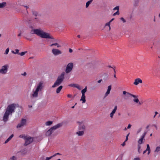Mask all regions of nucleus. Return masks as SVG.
Returning <instances> with one entry per match:
<instances>
[{
    "mask_svg": "<svg viewBox=\"0 0 160 160\" xmlns=\"http://www.w3.org/2000/svg\"><path fill=\"white\" fill-rule=\"evenodd\" d=\"M30 33L32 34H35L42 38L46 39H52L51 42H56L51 44L50 46H56L57 48H59L61 46L58 42H59V40L55 39L48 32H44L40 28L32 29L30 31Z\"/></svg>",
    "mask_w": 160,
    "mask_h": 160,
    "instance_id": "obj_1",
    "label": "nucleus"
},
{
    "mask_svg": "<svg viewBox=\"0 0 160 160\" xmlns=\"http://www.w3.org/2000/svg\"><path fill=\"white\" fill-rule=\"evenodd\" d=\"M42 84L43 83L42 82L39 83L35 90H33V93L31 95V98H37L38 97V92L41 91L43 88Z\"/></svg>",
    "mask_w": 160,
    "mask_h": 160,
    "instance_id": "obj_2",
    "label": "nucleus"
},
{
    "mask_svg": "<svg viewBox=\"0 0 160 160\" xmlns=\"http://www.w3.org/2000/svg\"><path fill=\"white\" fill-rule=\"evenodd\" d=\"M32 13L33 17V21L36 22H40L41 14L38 12L34 10L32 11Z\"/></svg>",
    "mask_w": 160,
    "mask_h": 160,
    "instance_id": "obj_3",
    "label": "nucleus"
},
{
    "mask_svg": "<svg viewBox=\"0 0 160 160\" xmlns=\"http://www.w3.org/2000/svg\"><path fill=\"white\" fill-rule=\"evenodd\" d=\"M64 72L62 73L59 76L52 87L54 88L60 85L64 79Z\"/></svg>",
    "mask_w": 160,
    "mask_h": 160,
    "instance_id": "obj_4",
    "label": "nucleus"
},
{
    "mask_svg": "<svg viewBox=\"0 0 160 160\" xmlns=\"http://www.w3.org/2000/svg\"><path fill=\"white\" fill-rule=\"evenodd\" d=\"M16 106V104L15 103H12L8 105L7 107L6 111L12 114V113L15 112Z\"/></svg>",
    "mask_w": 160,
    "mask_h": 160,
    "instance_id": "obj_5",
    "label": "nucleus"
},
{
    "mask_svg": "<svg viewBox=\"0 0 160 160\" xmlns=\"http://www.w3.org/2000/svg\"><path fill=\"white\" fill-rule=\"evenodd\" d=\"M23 139L25 140L24 145L26 146L31 143L33 141V138L29 136H24Z\"/></svg>",
    "mask_w": 160,
    "mask_h": 160,
    "instance_id": "obj_6",
    "label": "nucleus"
},
{
    "mask_svg": "<svg viewBox=\"0 0 160 160\" xmlns=\"http://www.w3.org/2000/svg\"><path fill=\"white\" fill-rule=\"evenodd\" d=\"M73 63L70 62L68 64L65 70V72L66 73H68L71 72L73 69Z\"/></svg>",
    "mask_w": 160,
    "mask_h": 160,
    "instance_id": "obj_7",
    "label": "nucleus"
},
{
    "mask_svg": "<svg viewBox=\"0 0 160 160\" xmlns=\"http://www.w3.org/2000/svg\"><path fill=\"white\" fill-rule=\"evenodd\" d=\"M8 65H5L2 67L0 69V73L5 74L8 71Z\"/></svg>",
    "mask_w": 160,
    "mask_h": 160,
    "instance_id": "obj_8",
    "label": "nucleus"
},
{
    "mask_svg": "<svg viewBox=\"0 0 160 160\" xmlns=\"http://www.w3.org/2000/svg\"><path fill=\"white\" fill-rule=\"evenodd\" d=\"M62 125V123H58L57 125L51 127L49 130L50 131L51 134H52L55 130L61 127Z\"/></svg>",
    "mask_w": 160,
    "mask_h": 160,
    "instance_id": "obj_9",
    "label": "nucleus"
},
{
    "mask_svg": "<svg viewBox=\"0 0 160 160\" xmlns=\"http://www.w3.org/2000/svg\"><path fill=\"white\" fill-rule=\"evenodd\" d=\"M27 120L26 119L22 118L20 122V123L18 124L17 126V128H21L25 125L26 124Z\"/></svg>",
    "mask_w": 160,
    "mask_h": 160,
    "instance_id": "obj_10",
    "label": "nucleus"
},
{
    "mask_svg": "<svg viewBox=\"0 0 160 160\" xmlns=\"http://www.w3.org/2000/svg\"><path fill=\"white\" fill-rule=\"evenodd\" d=\"M52 53L55 56L60 54L62 53V52L60 50L57 49L53 48L52 49Z\"/></svg>",
    "mask_w": 160,
    "mask_h": 160,
    "instance_id": "obj_11",
    "label": "nucleus"
},
{
    "mask_svg": "<svg viewBox=\"0 0 160 160\" xmlns=\"http://www.w3.org/2000/svg\"><path fill=\"white\" fill-rule=\"evenodd\" d=\"M10 114H11L5 111V112L3 118V120L4 121V122H6L8 120L9 118V115Z\"/></svg>",
    "mask_w": 160,
    "mask_h": 160,
    "instance_id": "obj_12",
    "label": "nucleus"
},
{
    "mask_svg": "<svg viewBox=\"0 0 160 160\" xmlns=\"http://www.w3.org/2000/svg\"><path fill=\"white\" fill-rule=\"evenodd\" d=\"M130 96L133 97L134 98L138 97V96L135 95L129 92H128L126 95H125V96L124 98V99L126 100L128 99Z\"/></svg>",
    "mask_w": 160,
    "mask_h": 160,
    "instance_id": "obj_13",
    "label": "nucleus"
},
{
    "mask_svg": "<svg viewBox=\"0 0 160 160\" xmlns=\"http://www.w3.org/2000/svg\"><path fill=\"white\" fill-rule=\"evenodd\" d=\"M79 130L80 131H84L85 128V126L82 122H79Z\"/></svg>",
    "mask_w": 160,
    "mask_h": 160,
    "instance_id": "obj_14",
    "label": "nucleus"
},
{
    "mask_svg": "<svg viewBox=\"0 0 160 160\" xmlns=\"http://www.w3.org/2000/svg\"><path fill=\"white\" fill-rule=\"evenodd\" d=\"M142 80L139 78H136L133 84L136 85H138L139 83H142Z\"/></svg>",
    "mask_w": 160,
    "mask_h": 160,
    "instance_id": "obj_15",
    "label": "nucleus"
},
{
    "mask_svg": "<svg viewBox=\"0 0 160 160\" xmlns=\"http://www.w3.org/2000/svg\"><path fill=\"white\" fill-rule=\"evenodd\" d=\"M21 152L22 154L23 155H26L27 153V151L25 149H22L19 152H18V153Z\"/></svg>",
    "mask_w": 160,
    "mask_h": 160,
    "instance_id": "obj_16",
    "label": "nucleus"
},
{
    "mask_svg": "<svg viewBox=\"0 0 160 160\" xmlns=\"http://www.w3.org/2000/svg\"><path fill=\"white\" fill-rule=\"evenodd\" d=\"M6 5L7 3L5 2H3L2 3H0V8L5 7L6 6Z\"/></svg>",
    "mask_w": 160,
    "mask_h": 160,
    "instance_id": "obj_17",
    "label": "nucleus"
},
{
    "mask_svg": "<svg viewBox=\"0 0 160 160\" xmlns=\"http://www.w3.org/2000/svg\"><path fill=\"white\" fill-rule=\"evenodd\" d=\"M139 3V0H134V2L133 3V6L135 7H136L138 6Z\"/></svg>",
    "mask_w": 160,
    "mask_h": 160,
    "instance_id": "obj_18",
    "label": "nucleus"
},
{
    "mask_svg": "<svg viewBox=\"0 0 160 160\" xmlns=\"http://www.w3.org/2000/svg\"><path fill=\"white\" fill-rule=\"evenodd\" d=\"M14 135L13 134L11 135L5 142L4 143L5 144L8 143L10 140L13 137Z\"/></svg>",
    "mask_w": 160,
    "mask_h": 160,
    "instance_id": "obj_19",
    "label": "nucleus"
},
{
    "mask_svg": "<svg viewBox=\"0 0 160 160\" xmlns=\"http://www.w3.org/2000/svg\"><path fill=\"white\" fill-rule=\"evenodd\" d=\"M134 98H135V99H133V101L134 102L138 103L140 105H141L142 104V103L139 102L138 99V97Z\"/></svg>",
    "mask_w": 160,
    "mask_h": 160,
    "instance_id": "obj_20",
    "label": "nucleus"
},
{
    "mask_svg": "<svg viewBox=\"0 0 160 160\" xmlns=\"http://www.w3.org/2000/svg\"><path fill=\"white\" fill-rule=\"evenodd\" d=\"M62 87H63L62 86H60L57 88L56 91L57 93H59L60 92L61 90L62 89Z\"/></svg>",
    "mask_w": 160,
    "mask_h": 160,
    "instance_id": "obj_21",
    "label": "nucleus"
},
{
    "mask_svg": "<svg viewBox=\"0 0 160 160\" xmlns=\"http://www.w3.org/2000/svg\"><path fill=\"white\" fill-rule=\"evenodd\" d=\"M86 97L85 95H82L81 97V99H80V101H82V103H85L86 102Z\"/></svg>",
    "mask_w": 160,
    "mask_h": 160,
    "instance_id": "obj_22",
    "label": "nucleus"
},
{
    "mask_svg": "<svg viewBox=\"0 0 160 160\" xmlns=\"http://www.w3.org/2000/svg\"><path fill=\"white\" fill-rule=\"evenodd\" d=\"M84 132L83 131H79L77 132H76V134L79 136H82L83 135Z\"/></svg>",
    "mask_w": 160,
    "mask_h": 160,
    "instance_id": "obj_23",
    "label": "nucleus"
},
{
    "mask_svg": "<svg viewBox=\"0 0 160 160\" xmlns=\"http://www.w3.org/2000/svg\"><path fill=\"white\" fill-rule=\"evenodd\" d=\"M146 150L148 151V155L149 154L151 150L149 145L148 144L147 145V149Z\"/></svg>",
    "mask_w": 160,
    "mask_h": 160,
    "instance_id": "obj_24",
    "label": "nucleus"
},
{
    "mask_svg": "<svg viewBox=\"0 0 160 160\" xmlns=\"http://www.w3.org/2000/svg\"><path fill=\"white\" fill-rule=\"evenodd\" d=\"M93 1V0H90L89 1L87 2L86 3V7L87 8L88 7L89 5Z\"/></svg>",
    "mask_w": 160,
    "mask_h": 160,
    "instance_id": "obj_25",
    "label": "nucleus"
},
{
    "mask_svg": "<svg viewBox=\"0 0 160 160\" xmlns=\"http://www.w3.org/2000/svg\"><path fill=\"white\" fill-rule=\"evenodd\" d=\"M87 90V87L86 86L85 87V88L84 89H82L81 91V92H82V95H85V93L86 92Z\"/></svg>",
    "mask_w": 160,
    "mask_h": 160,
    "instance_id": "obj_26",
    "label": "nucleus"
},
{
    "mask_svg": "<svg viewBox=\"0 0 160 160\" xmlns=\"http://www.w3.org/2000/svg\"><path fill=\"white\" fill-rule=\"evenodd\" d=\"M69 86L72 87H76V88H77L79 89V86H77L75 84H72V83L71 84L69 85Z\"/></svg>",
    "mask_w": 160,
    "mask_h": 160,
    "instance_id": "obj_27",
    "label": "nucleus"
},
{
    "mask_svg": "<svg viewBox=\"0 0 160 160\" xmlns=\"http://www.w3.org/2000/svg\"><path fill=\"white\" fill-rule=\"evenodd\" d=\"M52 123V121H49L46 122L45 124L47 126H50L51 125Z\"/></svg>",
    "mask_w": 160,
    "mask_h": 160,
    "instance_id": "obj_28",
    "label": "nucleus"
},
{
    "mask_svg": "<svg viewBox=\"0 0 160 160\" xmlns=\"http://www.w3.org/2000/svg\"><path fill=\"white\" fill-rule=\"evenodd\" d=\"M110 91H109V90H107V91L105 93V94L104 98H105L107 96H108V94H109V93H110Z\"/></svg>",
    "mask_w": 160,
    "mask_h": 160,
    "instance_id": "obj_29",
    "label": "nucleus"
},
{
    "mask_svg": "<svg viewBox=\"0 0 160 160\" xmlns=\"http://www.w3.org/2000/svg\"><path fill=\"white\" fill-rule=\"evenodd\" d=\"M110 91H109V90H107V91L105 93V94L104 98H105L107 96H108V94H109V93H110Z\"/></svg>",
    "mask_w": 160,
    "mask_h": 160,
    "instance_id": "obj_30",
    "label": "nucleus"
},
{
    "mask_svg": "<svg viewBox=\"0 0 160 160\" xmlns=\"http://www.w3.org/2000/svg\"><path fill=\"white\" fill-rule=\"evenodd\" d=\"M143 139L140 138L138 141V144H141L143 143Z\"/></svg>",
    "mask_w": 160,
    "mask_h": 160,
    "instance_id": "obj_31",
    "label": "nucleus"
},
{
    "mask_svg": "<svg viewBox=\"0 0 160 160\" xmlns=\"http://www.w3.org/2000/svg\"><path fill=\"white\" fill-rule=\"evenodd\" d=\"M51 134H52L49 130H48L46 133V135L47 136H50Z\"/></svg>",
    "mask_w": 160,
    "mask_h": 160,
    "instance_id": "obj_32",
    "label": "nucleus"
},
{
    "mask_svg": "<svg viewBox=\"0 0 160 160\" xmlns=\"http://www.w3.org/2000/svg\"><path fill=\"white\" fill-rule=\"evenodd\" d=\"M147 133V132L145 131L144 132V133L143 134V135L141 136V138H142L144 140H145V139H144V138L145 137V135Z\"/></svg>",
    "mask_w": 160,
    "mask_h": 160,
    "instance_id": "obj_33",
    "label": "nucleus"
},
{
    "mask_svg": "<svg viewBox=\"0 0 160 160\" xmlns=\"http://www.w3.org/2000/svg\"><path fill=\"white\" fill-rule=\"evenodd\" d=\"M117 106L116 105L114 107V109L111 112L113 114H114L116 112V111L117 109Z\"/></svg>",
    "mask_w": 160,
    "mask_h": 160,
    "instance_id": "obj_34",
    "label": "nucleus"
},
{
    "mask_svg": "<svg viewBox=\"0 0 160 160\" xmlns=\"http://www.w3.org/2000/svg\"><path fill=\"white\" fill-rule=\"evenodd\" d=\"M160 151V146L157 147L156 150L155 151V152H158Z\"/></svg>",
    "mask_w": 160,
    "mask_h": 160,
    "instance_id": "obj_35",
    "label": "nucleus"
},
{
    "mask_svg": "<svg viewBox=\"0 0 160 160\" xmlns=\"http://www.w3.org/2000/svg\"><path fill=\"white\" fill-rule=\"evenodd\" d=\"M27 52V51L22 52L21 53H19V55L21 56H23Z\"/></svg>",
    "mask_w": 160,
    "mask_h": 160,
    "instance_id": "obj_36",
    "label": "nucleus"
},
{
    "mask_svg": "<svg viewBox=\"0 0 160 160\" xmlns=\"http://www.w3.org/2000/svg\"><path fill=\"white\" fill-rule=\"evenodd\" d=\"M55 157V155H53L50 157H47L46 158L45 160H49L51 159L53 157Z\"/></svg>",
    "mask_w": 160,
    "mask_h": 160,
    "instance_id": "obj_37",
    "label": "nucleus"
},
{
    "mask_svg": "<svg viewBox=\"0 0 160 160\" xmlns=\"http://www.w3.org/2000/svg\"><path fill=\"white\" fill-rule=\"evenodd\" d=\"M110 22H108V23H106L105 25V26H108L109 27V30H110L111 29V27H110Z\"/></svg>",
    "mask_w": 160,
    "mask_h": 160,
    "instance_id": "obj_38",
    "label": "nucleus"
},
{
    "mask_svg": "<svg viewBox=\"0 0 160 160\" xmlns=\"http://www.w3.org/2000/svg\"><path fill=\"white\" fill-rule=\"evenodd\" d=\"M113 10H117V11H119V6H117L115 7L113 9Z\"/></svg>",
    "mask_w": 160,
    "mask_h": 160,
    "instance_id": "obj_39",
    "label": "nucleus"
},
{
    "mask_svg": "<svg viewBox=\"0 0 160 160\" xmlns=\"http://www.w3.org/2000/svg\"><path fill=\"white\" fill-rule=\"evenodd\" d=\"M9 48H8L6 50L5 52V53L4 54H7L8 53V52H9Z\"/></svg>",
    "mask_w": 160,
    "mask_h": 160,
    "instance_id": "obj_40",
    "label": "nucleus"
},
{
    "mask_svg": "<svg viewBox=\"0 0 160 160\" xmlns=\"http://www.w3.org/2000/svg\"><path fill=\"white\" fill-rule=\"evenodd\" d=\"M15 54H17L19 55V50L18 49H15Z\"/></svg>",
    "mask_w": 160,
    "mask_h": 160,
    "instance_id": "obj_41",
    "label": "nucleus"
},
{
    "mask_svg": "<svg viewBox=\"0 0 160 160\" xmlns=\"http://www.w3.org/2000/svg\"><path fill=\"white\" fill-rule=\"evenodd\" d=\"M119 11H117L116 12H115L114 13H113V16H115L116 15H119Z\"/></svg>",
    "mask_w": 160,
    "mask_h": 160,
    "instance_id": "obj_42",
    "label": "nucleus"
},
{
    "mask_svg": "<svg viewBox=\"0 0 160 160\" xmlns=\"http://www.w3.org/2000/svg\"><path fill=\"white\" fill-rule=\"evenodd\" d=\"M10 160H16V157L14 156H13L10 159Z\"/></svg>",
    "mask_w": 160,
    "mask_h": 160,
    "instance_id": "obj_43",
    "label": "nucleus"
},
{
    "mask_svg": "<svg viewBox=\"0 0 160 160\" xmlns=\"http://www.w3.org/2000/svg\"><path fill=\"white\" fill-rule=\"evenodd\" d=\"M121 20L123 22L125 23L126 22V20H125V19L123 18H120Z\"/></svg>",
    "mask_w": 160,
    "mask_h": 160,
    "instance_id": "obj_44",
    "label": "nucleus"
},
{
    "mask_svg": "<svg viewBox=\"0 0 160 160\" xmlns=\"http://www.w3.org/2000/svg\"><path fill=\"white\" fill-rule=\"evenodd\" d=\"M111 87H112V86L111 85L109 86L108 87V88L107 90L111 91Z\"/></svg>",
    "mask_w": 160,
    "mask_h": 160,
    "instance_id": "obj_45",
    "label": "nucleus"
},
{
    "mask_svg": "<svg viewBox=\"0 0 160 160\" xmlns=\"http://www.w3.org/2000/svg\"><path fill=\"white\" fill-rule=\"evenodd\" d=\"M141 130H142V128H140L137 131V134L139 133L141 131Z\"/></svg>",
    "mask_w": 160,
    "mask_h": 160,
    "instance_id": "obj_46",
    "label": "nucleus"
},
{
    "mask_svg": "<svg viewBox=\"0 0 160 160\" xmlns=\"http://www.w3.org/2000/svg\"><path fill=\"white\" fill-rule=\"evenodd\" d=\"M114 114L111 112L110 113V117L111 118H112L113 116V115H114Z\"/></svg>",
    "mask_w": 160,
    "mask_h": 160,
    "instance_id": "obj_47",
    "label": "nucleus"
},
{
    "mask_svg": "<svg viewBox=\"0 0 160 160\" xmlns=\"http://www.w3.org/2000/svg\"><path fill=\"white\" fill-rule=\"evenodd\" d=\"M128 92H126V91H123V92H122V93H123V94H124V95H126L127 93H128Z\"/></svg>",
    "mask_w": 160,
    "mask_h": 160,
    "instance_id": "obj_48",
    "label": "nucleus"
},
{
    "mask_svg": "<svg viewBox=\"0 0 160 160\" xmlns=\"http://www.w3.org/2000/svg\"><path fill=\"white\" fill-rule=\"evenodd\" d=\"M131 125L130 124H129L128 125V126L127 127V128L128 129H129L131 128Z\"/></svg>",
    "mask_w": 160,
    "mask_h": 160,
    "instance_id": "obj_49",
    "label": "nucleus"
},
{
    "mask_svg": "<svg viewBox=\"0 0 160 160\" xmlns=\"http://www.w3.org/2000/svg\"><path fill=\"white\" fill-rule=\"evenodd\" d=\"M141 148V146L140 145V144L138 145V151H139L140 149Z\"/></svg>",
    "mask_w": 160,
    "mask_h": 160,
    "instance_id": "obj_50",
    "label": "nucleus"
},
{
    "mask_svg": "<svg viewBox=\"0 0 160 160\" xmlns=\"http://www.w3.org/2000/svg\"><path fill=\"white\" fill-rule=\"evenodd\" d=\"M114 77L115 78H116V71H115V69H114Z\"/></svg>",
    "mask_w": 160,
    "mask_h": 160,
    "instance_id": "obj_51",
    "label": "nucleus"
},
{
    "mask_svg": "<svg viewBox=\"0 0 160 160\" xmlns=\"http://www.w3.org/2000/svg\"><path fill=\"white\" fill-rule=\"evenodd\" d=\"M133 160H140V158H134Z\"/></svg>",
    "mask_w": 160,
    "mask_h": 160,
    "instance_id": "obj_52",
    "label": "nucleus"
},
{
    "mask_svg": "<svg viewBox=\"0 0 160 160\" xmlns=\"http://www.w3.org/2000/svg\"><path fill=\"white\" fill-rule=\"evenodd\" d=\"M125 142H125L124 141V142L121 144V145L122 146H124L125 145V144H126Z\"/></svg>",
    "mask_w": 160,
    "mask_h": 160,
    "instance_id": "obj_53",
    "label": "nucleus"
},
{
    "mask_svg": "<svg viewBox=\"0 0 160 160\" xmlns=\"http://www.w3.org/2000/svg\"><path fill=\"white\" fill-rule=\"evenodd\" d=\"M23 6H24V7H25L26 8V10H27L28 8H29L28 6H24V5H23Z\"/></svg>",
    "mask_w": 160,
    "mask_h": 160,
    "instance_id": "obj_54",
    "label": "nucleus"
},
{
    "mask_svg": "<svg viewBox=\"0 0 160 160\" xmlns=\"http://www.w3.org/2000/svg\"><path fill=\"white\" fill-rule=\"evenodd\" d=\"M102 81V79H100L99 80H98L97 82L98 83H100L101 82V81Z\"/></svg>",
    "mask_w": 160,
    "mask_h": 160,
    "instance_id": "obj_55",
    "label": "nucleus"
},
{
    "mask_svg": "<svg viewBox=\"0 0 160 160\" xmlns=\"http://www.w3.org/2000/svg\"><path fill=\"white\" fill-rule=\"evenodd\" d=\"M27 75V73L26 72H24L22 74V75L25 76Z\"/></svg>",
    "mask_w": 160,
    "mask_h": 160,
    "instance_id": "obj_56",
    "label": "nucleus"
},
{
    "mask_svg": "<svg viewBox=\"0 0 160 160\" xmlns=\"http://www.w3.org/2000/svg\"><path fill=\"white\" fill-rule=\"evenodd\" d=\"M69 52L70 53H71L72 52V49H71V48H70L69 49Z\"/></svg>",
    "mask_w": 160,
    "mask_h": 160,
    "instance_id": "obj_57",
    "label": "nucleus"
},
{
    "mask_svg": "<svg viewBox=\"0 0 160 160\" xmlns=\"http://www.w3.org/2000/svg\"><path fill=\"white\" fill-rule=\"evenodd\" d=\"M67 96L68 98H70L72 97V95L70 94H68Z\"/></svg>",
    "mask_w": 160,
    "mask_h": 160,
    "instance_id": "obj_58",
    "label": "nucleus"
},
{
    "mask_svg": "<svg viewBox=\"0 0 160 160\" xmlns=\"http://www.w3.org/2000/svg\"><path fill=\"white\" fill-rule=\"evenodd\" d=\"M44 157L43 156L40 159L43 160L44 159Z\"/></svg>",
    "mask_w": 160,
    "mask_h": 160,
    "instance_id": "obj_59",
    "label": "nucleus"
},
{
    "mask_svg": "<svg viewBox=\"0 0 160 160\" xmlns=\"http://www.w3.org/2000/svg\"><path fill=\"white\" fill-rule=\"evenodd\" d=\"M114 20V18H112L111 20H110V21L109 22H110V23H111L112 22L113 20Z\"/></svg>",
    "mask_w": 160,
    "mask_h": 160,
    "instance_id": "obj_60",
    "label": "nucleus"
},
{
    "mask_svg": "<svg viewBox=\"0 0 160 160\" xmlns=\"http://www.w3.org/2000/svg\"><path fill=\"white\" fill-rule=\"evenodd\" d=\"M128 140V137H126V140H125V141L126 142Z\"/></svg>",
    "mask_w": 160,
    "mask_h": 160,
    "instance_id": "obj_61",
    "label": "nucleus"
},
{
    "mask_svg": "<svg viewBox=\"0 0 160 160\" xmlns=\"http://www.w3.org/2000/svg\"><path fill=\"white\" fill-rule=\"evenodd\" d=\"M147 150H144V151L143 152V154H144L146 152H147Z\"/></svg>",
    "mask_w": 160,
    "mask_h": 160,
    "instance_id": "obj_62",
    "label": "nucleus"
},
{
    "mask_svg": "<svg viewBox=\"0 0 160 160\" xmlns=\"http://www.w3.org/2000/svg\"><path fill=\"white\" fill-rule=\"evenodd\" d=\"M57 155H60V154L59 153H58L54 154V155H55V156Z\"/></svg>",
    "mask_w": 160,
    "mask_h": 160,
    "instance_id": "obj_63",
    "label": "nucleus"
},
{
    "mask_svg": "<svg viewBox=\"0 0 160 160\" xmlns=\"http://www.w3.org/2000/svg\"><path fill=\"white\" fill-rule=\"evenodd\" d=\"M21 33H20L19 34H18V37H19V36H21Z\"/></svg>",
    "mask_w": 160,
    "mask_h": 160,
    "instance_id": "obj_64",
    "label": "nucleus"
}]
</instances>
